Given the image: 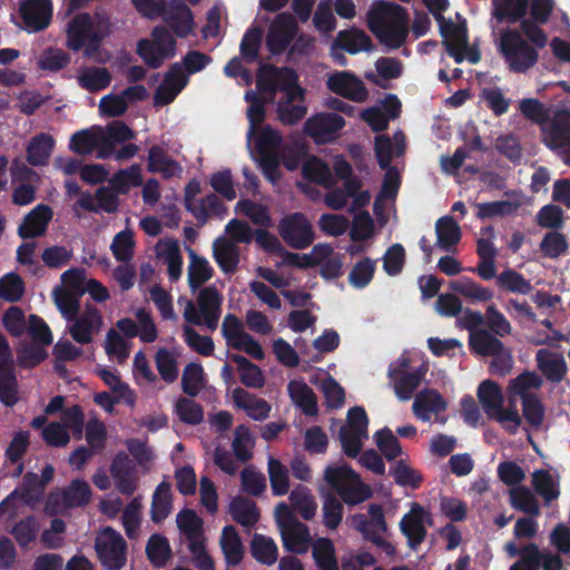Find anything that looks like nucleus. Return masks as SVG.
Here are the masks:
<instances>
[{"instance_id": "nucleus-1", "label": "nucleus", "mask_w": 570, "mask_h": 570, "mask_svg": "<svg viewBox=\"0 0 570 570\" xmlns=\"http://www.w3.org/2000/svg\"><path fill=\"white\" fill-rule=\"evenodd\" d=\"M409 13L402 6L380 0L367 12V27L379 41L390 50L401 48L409 36Z\"/></svg>"}, {"instance_id": "nucleus-2", "label": "nucleus", "mask_w": 570, "mask_h": 570, "mask_svg": "<svg viewBox=\"0 0 570 570\" xmlns=\"http://www.w3.org/2000/svg\"><path fill=\"white\" fill-rule=\"evenodd\" d=\"M324 480L347 505L360 504L373 495L370 485L348 464L328 465L324 471Z\"/></svg>"}, {"instance_id": "nucleus-3", "label": "nucleus", "mask_w": 570, "mask_h": 570, "mask_svg": "<svg viewBox=\"0 0 570 570\" xmlns=\"http://www.w3.org/2000/svg\"><path fill=\"white\" fill-rule=\"evenodd\" d=\"M499 52L510 71L524 73L539 59V53L515 29H503L500 35Z\"/></svg>"}, {"instance_id": "nucleus-4", "label": "nucleus", "mask_w": 570, "mask_h": 570, "mask_svg": "<svg viewBox=\"0 0 570 570\" xmlns=\"http://www.w3.org/2000/svg\"><path fill=\"white\" fill-rule=\"evenodd\" d=\"M276 513L284 549L296 554L307 552L312 541L308 527L301 522L285 503L276 507Z\"/></svg>"}, {"instance_id": "nucleus-5", "label": "nucleus", "mask_w": 570, "mask_h": 570, "mask_svg": "<svg viewBox=\"0 0 570 570\" xmlns=\"http://www.w3.org/2000/svg\"><path fill=\"white\" fill-rule=\"evenodd\" d=\"M299 30L298 22L293 13L283 11L277 13L272 20L265 46L272 56H281L294 41Z\"/></svg>"}, {"instance_id": "nucleus-6", "label": "nucleus", "mask_w": 570, "mask_h": 570, "mask_svg": "<svg viewBox=\"0 0 570 570\" xmlns=\"http://www.w3.org/2000/svg\"><path fill=\"white\" fill-rule=\"evenodd\" d=\"M95 549L102 567L107 570H119L127 561V543L119 532L107 527L96 540Z\"/></svg>"}, {"instance_id": "nucleus-7", "label": "nucleus", "mask_w": 570, "mask_h": 570, "mask_svg": "<svg viewBox=\"0 0 570 570\" xmlns=\"http://www.w3.org/2000/svg\"><path fill=\"white\" fill-rule=\"evenodd\" d=\"M278 233L292 248L305 249L314 240L312 224L303 213H293L279 220Z\"/></svg>"}, {"instance_id": "nucleus-8", "label": "nucleus", "mask_w": 570, "mask_h": 570, "mask_svg": "<svg viewBox=\"0 0 570 570\" xmlns=\"http://www.w3.org/2000/svg\"><path fill=\"white\" fill-rule=\"evenodd\" d=\"M431 524V514L417 502H413L407 513L400 521V530L407 539L411 549H416L426 538L425 523Z\"/></svg>"}, {"instance_id": "nucleus-9", "label": "nucleus", "mask_w": 570, "mask_h": 570, "mask_svg": "<svg viewBox=\"0 0 570 570\" xmlns=\"http://www.w3.org/2000/svg\"><path fill=\"white\" fill-rule=\"evenodd\" d=\"M52 11L51 0H23L19 6L23 28L29 33L47 29L52 19Z\"/></svg>"}, {"instance_id": "nucleus-10", "label": "nucleus", "mask_w": 570, "mask_h": 570, "mask_svg": "<svg viewBox=\"0 0 570 570\" xmlns=\"http://www.w3.org/2000/svg\"><path fill=\"white\" fill-rule=\"evenodd\" d=\"M330 91L352 101L363 102L368 96L364 82L351 71H336L327 78Z\"/></svg>"}, {"instance_id": "nucleus-11", "label": "nucleus", "mask_w": 570, "mask_h": 570, "mask_svg": "<svg viewBox=\"0 0 570 570\" xmlns=\"http://www.w3.org/2000/svg\"><path fill=\"white\" fill-rule=\"evenodd\" d=\"M440 35L443 38L442 45L450 57L456 63H462L465 60L464 49L468 48V28L466 21L455 24L452 20H445L439 24Z\"/></svg>"}, {"instance_id": "nucleus-12", "label": "nucleus", "mask_w": 570, "mask_h": 570, "mask_svg": "<svg viewBox=\"0 0 570 570\" xmlns=\"http://www.w3.org/2000/svg\"><path fill=\"white\" fill-rule=\"evenodd\" d=\"M160 17L178 38H187L193 32V11L180 0H168Z\"/></svg>"}, {"instance_id": "nucleus-13", "label": "nucleus", "mask_w": 570, "mask_h": 570, "mask_svg": "<svg viewBox=\"0 0 570 570\" xmlns=\"http://www.w3.org/2000/svg\"><path fill=\"white\" fill-rule=\"evenodd\" d=\"M543 142L551 150L570 149V111L560 110L554 114L550 125L542 129Z\"/></svg>"}, {"instance_id": "nucleus-14", "label": "nucleus", "mask_w": 570, "mask_h": 570, "mask_svg": "<svg viewBox=\"0 0 570 570\" xmlns=\"http://www.w3.org/2000/svg\"><path fill=\"white\" fill-rule=\"evenodd\" d=\"M367 512L368 517L363 513L354 514L351 518V525L361 532L365 540L372 542L375 537L387 531V523L382 505L372 503L368 505Z\"/></svg>"}, {"instance_id": "nucleus-15", "label": "nucleus", "mask_w": 570, "mask_h": 570, "mask_svg": "<svg viewBox=\"0 0 570 570\" xmlns=\"http://www.w3.org/2000/svg\"><path fill=\"white\" fill-rule=\"evenodd\" d=\"M345 119L335 112H321L309 117L304 124V132L315 140L325 141L343 129Z\"/></svg>"}, {"instance_id": "nucleus-16", "label": "nucleus", "mask_w": 570, "mask_h": 570, "mask_svg": "<svg viewBox=\"0 0 570 570\" xmlns=\"http://www.w3.org/2000/svg\"><path fill=\"white\" fill-rule=\"evenodd\" d=\"M73 320L69 333L79 344L90 343L94 334L98 333L102 326V316L95 306H88L80 316H76Z\"/></svg>"}, {"instance_id": "nucleus-17", "label": "nucleus", "mask_w": 570, "mask_h": 570, "mask_svg": "<svg viewBox=\"0 0 570 570\" xmlns=\"http://www.w3.org/2000/svg\"><path fill=\"white\" fill-rule=\"evenodd\" d=\"M537 367L550 383H560L564 380L568 366L562 354L549 348H541L535 353Z\"/></svg>"}, {"instance_id": "nucleus-18", "label": "nucleus", "mask_w": 570, "mask_h": 570, "mask_svg": "<svg viewBox=\"0 0 570 570\" xmlns=\"http://www.w3.org/2000/svg\"><path fill=\"white\" fill-rule=\"evenodd\" d=\"M52 209L45 204L37 205L23 218L22 224L18 228V235L22 239L35 238L43 235L48 228V224L52 219Z\"/></svg>"}, {"instance_id": "nucleus-19", "label": "nucleus", "mask_w": 570, "mask_h": 570, "mask_svg": "<svg viewBox=\"0 0 570 570\" xmlns=\"http://www.w3.org/2000/svg\"><path fill=\"white\" fill-rule=\"evenodd\" d=\"M92 18L88 12L76 14L67 27V47L72 51L81 50L94 33Z\"/></svg>"}, {"instance_id": "nucleus-20", "label": "nucleus", "mask_w": 570, "mask_h": 570, "mask_svg": "<svg viewBox=\"0 0 570 570\" xmlns=\"http://www.w3.org/2000/svg\"><path fill=\"white\" fill-rule=\"evenodd\" d=\"M446 406L448 404L439 391L424 389L416 394L412 410L417 419L428 422L431 414H439L445 411Z\"/></svg>"}, {"instance_id": "nucleus-21", "label": "nucleus", "mask_w": 570, "mask_h": 570, "mask_svg": "<svg viewBox=\"0 0 570 570\" xmlns=\"http://www.w3.org/2000/svg\"><path fill=\"white\" fill-rule=\"evenodd\" d=\"M147 169L150 173L160 174L164 179L179 176L183 171L179 163L170 158L167 150L159 145H153L149 148Z\"/></svg>"}, {"instance_id": "nucleus-22", "label": "nucleus", "mask_w": 570, "mask_h": 570, "mask_svg": "<svg viewBox=\"0 0 570 570\" xmlns=\"http://www.w3.org/2000/svg\"><path fill=\"white\" fill-rule=\"evenodd\" d=\"M373 42L371 37L363 30L350 28L337 32L333 41V49H342L350 55H356L360 51H371Z\"/></svg>"}, {"instance_id": "nucleus-23", "label": "nucleus", "mask_w": 570, "mask_h": 570, "mask_svg": "<svg viewBox=\"0 0 570 570\" xmlns=\"http://www.w3.org/2000/svg\"><path fill=\"white\" fill-rule=\"evenodd\" d=\"M233 400L237 407L243 409L255 421H263L268 417L272 409L267 401L242 387H236L233 391Z\"/></svg>"}, {"instance_id": "nucleus-24", "label": "nucleus", "mask_w": 570, "mask_h": 570, "mask_svg": "<svg viewBox=\"0 0 570 570\" xmlns=\"http://www.w3.org/2000/svg\"><path fill=\"white\" fill-rule=\"evenodd\" d=\"M213 256L223 273L233 274L236 272L240 254L234 242L223 237L217 238L214 242Z\"/></svg>"}, {"instance_id": "nucleus-25", "label": "nucleus", "mask_w": 570, "mask_h": 570, "mask_svg": "<svg viewBox=\"0 0 570 570\" xmlns=\"http://www.w3.org/2000/svg\"><path fill=\"white\" fill-rule=\"evenodd\" d=\"M530 0H492V19L497 23H515L528 10Z\"/></svg>"}, {"instance_id": "nucleus-26", "label": "nucleus", "mask_w": 570, "mask_h": 570, "mask_svg": "<svg viewBox=\"0 0 570 570\" xmlns=\"http://www.w3.org/2000/svg\"><path fill=\"white\" fill-rule=\"evenodd\" d=\"M220 548L228 566H238L244 558V546L234 525H225L220 537Z\"/></svg>"}, {"instance_id": "nucleus-27", "label": "nucleus", "mask_w": 570, "mask_h": 570, "mask_svg": "<svg viewBox=\"0 0 570 570\" xmlns=\"http://www.w3.org/2000/svg\"><path fill=\"white\" fill-rule=\"evenodd\" d=\"M470 350L481 356H492L498 354L504 347V344L488 330H476L470 332L469 336Z\"/></svg>"}, {"instance_id": "nucleus-28", "label": "nucleus", "mask_w": 570, "mask_h": 570, "mask_svg": "<svg viewBox=\"0 0 570 570\" xmlns=\"http://www.w3.org/2000/svg\"><path fill=\"white\" fill-rule=\"evenodd\" d=\"M189 265H188V285L191 292H196L214 275V269L209 262L196 254L195 250L188 249Z\"/></svg>"}, {"instance_id": "nucleus-29", "label": "nucleus", "mask_w": 570, "mask_h": 570, "mask_svg": "<svg viewBox=\"0 0 570 570\" xmlns=\"http://www.w3.org/2000/svg\"><path fill=\"white\" fill-rule=\"evenodd\" d=\"M229 512L235 522L246 528L254 527L261 515L255 501L245 497L234 498L229 504Z\"/></svg>"}, {"instance_id": "nucleus-30", "label": "nucleus", "mask_w": 570, "mask_h": 570, "mask_svg": "<svg viewBox=\"0 0 570 570\" xmlns=\"http://www.w3.org/2000/svg\"><path fill=\"white\" fill-rule=\"evenodd\" d=\"M111 79V72L105 67H86L78 76V85L89 92H99L110 86Z\"/></svg>"}, {"instance_id": "nucleus-31", "label": "nucleus", "mask_w": 570, "mask_h": 570, "mask_svg": "<svg viewBox=\"0 0 570 570\" xmlns=\"http://www.w3.org/2000/svg\"><path fill=\"white\" fill-rule=\"evenodd\" d=\"M173 508L171 483L168 481L160 482L151 500L150 517L155 523L163 522L170 513Z\"/></svg>"}, {"instance_id": "nucleus-32", "label": "nucleus", "mask_w": 570, "mask_h": 570, "mask_svg": "<svg viewBox=\"0 0 570 570\" xmlns=\"http://www.w3.org/2000/svg\"><path fill=\"white\" fill-rule=\"evenodd\" d=\"M55 140L49 134L36 135L27 147V160L32 166H43L52 153Z\"/></svg>"}, {"instance_id": "nucleus-33", "label": "nucleus", "mask_w": 570, "mask_h": 570, "mask_svg": "<svg viewBox=\"0 0 570 570\" xmlns=\"http://www.w3.org/2000/svg\"><path fill=\"white\" fill-rule=\"evenodd\" d=\"M478 399L488 416L499 411L503 405L504 397L501 386L491 380H484L478 386Z\"/></svg>"}, {"instance_id": "nucleus-34", "label": "nucleus", "mask_w": 570, "mask_h": 570, "mask_svg": "<svg viewBox=\"0 0 570 570\" xmlns=\"http://www.w3.org/2000/svg\"><path fill=\"white\" fill-rule=\"evenodd\" d=\"M229 357L237 364L242 384L252 389H261L264 386L265 377L259 366L240 354H232Z\"/></svg>"}, {"instance_id": "nucleus-35", "label": "nucleus", "mask_w": 570, "mask_h": 570, "mask_svg": "<svg viewBox=\"0 0 570 570\" xmlns=\"http://www.w3.org/2000/svg\"><path fill=\"white\" fill-rule=\"evenodd\" d=\"M438 245L449 252L461 240V228L452 216H443L435 223Z\"/></svg>"}, {"instance_id": "nucleus-36", "label": "nucleus", "mask_w": 570, "mask_h": 570, "mask_svg": "<svg viewBox=\"0 0 570 570\" xmlns=\"http://www.w3.org/2000/svg\"><path fill=\"white\" fill-rule=\"evenodd\" d=\"M109 183L117 194H128L131 187L141 186L144 183L140 165L134 164L125 169H119L112 175Z\"/></svg>"}, {"instance_id": "nucleus-37", "label": "nucleus", "mask_w": 570, "mask_h": 570, "mask_svg": "<svg viewBox=\"0 0 570 570\" xmlns=\"http://www.w3.org/2000/svg\"><path fill=\"white\" fill-rule=\"evenodd\" d=\"M92 497V491L87 481L72 480L62 492V503L67 508H83Z\"/></svg>"}, {"instance_id": "nucleus-38", "label": "nucleus", "mask_w": 570, "mask_h": 570, "mask_svg": "<svg viewBox=\"0 0 570 570\" xmlns=\"http://www.w3.org/2000/svg\"><path fill=\"white\" fill-rule=\"evenodd\" d=\"M449 287L453 292L476 302H489L493 297V292L490 288L481 286L470 277L451 281Z\"/></svg>"}, {"instance_id": "nucleus-39", "label": "nucleus", "mask_w": 570, "mask_h": 570, "mask_svg": "<svg viewBox=\"0 0 570 570\" xmlns=\"http://www.w3.org/2000/svg\"><path fill=\"white\" fill-rule=\"evenodd\" d=\"M449 287L453 292L476 302H489L493 297V292L490 288L481 286L470 277L451 281Z\"/></svg>"}, {"instance_id": "nucleus-40", "label": "nucleus", "mask_w": 570, "mask_h": 570, "mask_svg": "<svg viewBox=\"0 0 570 570\" xmlns=\"http://www.w3.org/2000/svg\"><path fill=\"white\" fill-rule=\"evenodd\" d=\"M252 557L262 564H274L277 561L278 549L269 537L255 533L250 541Z\"/></svg>"}, {"instance_id": "nucleus-41", "label": "nucleus", "mask_w": 570, "mask_h": 570, "mask_svg": "<svg viewBox=\"0 0 570 570\" xmlns=\"http://www.w3.org/2000/svg\"><path fill=\"white\" fill-rule=\"evenodd\" d=\"M399 376L394 379V392L400 401H409L413 393L420 386L424 372L415 370L412 372H397Z\"/></svg>"}, {"instance_id": "nucleus-42", "label": "nucleus", "mask_w": 570, "mask_h": 570, "mask_svg": "<svg viewBox=\"0 0 570 570\" xmlns=\"http://www.w3.org/2000/svg\"><path fill=\"white\" fill-rule=\"evenodd\" d=\"M497 284L507 292L521 295H528L533 289L531 282L512 268L501 272L497 276Z\"/></svg>"}, {"instance_id": "nucleus-43", "label": "nucleus", "mask_w": 570, "mask_h": 570, "mask_svg": "<svg viewBox=\"0 0 570 570\" xmlns=\"http://www.w3.org/2000/svg\"><path fill=\"white\" fill-rule=\"evenodd\" d=\"M532 487L542 497L547 505L560 495L559 484L553 480L550 472L543 469L533 472Z\"/></svg>"}, {"instance_id": "nucleus-44", "label": "nucleus", "mask_w": 570, "mask_h": 570, "mask_svg": "<svg viewBox=\"0 0 570 570\" xmlns=\"http://www.w3.org/2000/svg\"><path fill=\"white\" fill-rule=\"evenodd\" d=\"M511 505L530 517L540 515V505L534 494L527 487H515L510 490Z\"/></svg>"}, {"instance_id": "nucleus-45", "label": "nucleus", "mask_w": 570, "mask_h": 570, "mask_svg": "<svg viewBox=\"0 0 570 570\" xmlns=\"http://www.w3.org/2000/svg\"><path fill=\"white\" fill-rule=\"evenodd\" d=\"M302 176L304 179L328 187L332 184L331 169L325 161L317 157H312L302 166Z\"/></svg>"}, {"instance_id": "nucleus-46", "label": "nucleus", "mask_w": 570, "mask_h": 570, "mask_svg": "<svg viewBox=\"0 0 570 570\" xmlns=\"http://www.w3.org/2000/svg\"><path fill=\"white\" fill-rule=\"evenodd\" d=\"M291 382L288 385L291 396L295 401V403L302 409L304 414L314 416L318 413L317 399L312 390L306 383H301L296 385Z\"/></svg>"}, {"instance_id": "nucleus-47", "label": "nucleus", "mask_w": 570, "mask_h": 570, "mask_svg": "<svg viewBox=\"0 0 570 570\" xmlns=\"http://www.w3.org/2000/svg\"><path fill=\"white\" fill-rule=\"evenodd\" d=\"M312 553L320 570H338L334 544L330 539H317Z\"/></svg>"}, {"instance_id": "nucleus-48", "label": "nucleus", "mask_w": 570, "mask_h": 570, "mask_svg": "<svg viewBox=\"0 0 570 570\" xmlns=\"http://www.w3.org/2000/svg\"><path fill=\"white\" fill-rule=\"evenodd\" d=\"M39 530L38 519L35 515H28L17 522L10 533L21 548H28L37 539Z\"/></svg>"}, {"instance_id": "nucleus-49", "label": "nucleus", "mask_w": 570, "mask_h": 570, "mask_svg": "<svg viewBox=\"0 0 570 570\" xmlns=\"http://www.w3.org/2000/svg\"><path fill=\"white\" fill-rule=\"evenodd\" d=\"M146 554L156 567H163L171 557L169 541L161 534H153L146 544Z\"/></svg>"}, {"instance_id": "nucleus-50", "label": "nucleus", "mask_w": 570, "mask_h": 570, "mask_svg": "<svg viewBox=\"0 0 570 570\" xmlns=\"http://www.w3.org/2000/svg\"><path fill=\"white\" fill-rule=\"evenodd\" d=\"M293 509L304 519L312 520L315 517L317 503L307 488L295 489L289 494Z\"/></svg>"}, {"instance_id": "nucleus-51", "label": "nucleus", "mask_w": 570, "mask_h": 570, "mask_svg": "<svg viewBox=\"0 0 570 570\" xmlns=\"http://www.w3.org/2000/svg\"><path fill=\"white\" fill-rule=\"evenodd\" d=\"M204 381V368L202 364L190 362L188 363L181 376V389L185 394L195 397L202 390Z\"/></svg>"}, {"instance_id": "nucleus-52", "label": "nucleus", "mask_w": 570, "mask_h": 570, "mask_svg": "<svg viewBox=\"0 0 570 570\" xmlns=\"http://www.w3.org/2000/svg\"><path fill=\"white\" fill-rule=\"evenodd\" d=\"M24 294V282L21 276L11 272L0 277V298L9 303L19 302Z\"/></svg>"}, {"instance_id": "nucleus-53", "label": "nucleus", "mask_w": 570, "mask_h": 570, "mask_svg": "<svg viewBox=\"0 0 570 570\" xmlns=\"http://www.w3.org/2000/svg\"><path fill=\"white\" fill-rule=\"evenodd\" d=\"M268 474L271 488L274 495H285L289 490V478L287 468L277 459L268 461Z\"/></svg>"}, {"instance_id": "nucleus-54", "label": "nucleus", "mask_w": 570, "mask_h": 570, "mask_svg": "<svg viewBox=\"0 0 570 570\" xmlns=\"http://www.w3.org/2000/svg\"><path fill=\"white\" fill-rule=\"evenodd\" d=\"M19 401L18 381L12 368L0 370V402L13 407Z\"/></svg>"}, {"instance_id": "nucleus-55", "label": "nucleus", "mask_w": 570, "mask_h": 570, "mask_svg": "<svg viewBox=\"0 0 570 570\" xmlns=\"http://www.w3.org/2000/svg\"><path fill=\"white\" fill-rule=\"evenodd\" d=\"M376 266L370 257L358 261L348 274V282L355 288L366 287L374 277Z\"/></svg>"}, {"instance_id": "nucleus-56", "label": "nucleus", "mask_w": 570, "mask_h": 570, "mask_svg": "<svg viewBox=\"0 0 570 570\" xmlns=\"http://www.w3.org/2000/svg\"><path fill=\"white\" fill-rule=\"evenodd\" d=\"M134 234L130 229H124L117 233L112 239L110 249L116 261L126 263L134 256Z\"/></svg>"}, {"instance_id": "nucleus-57", "label": "nucleus", "mask_w": 570, "mask_h": 570, "mask_svg": "<svg viewBox=\"0 0 570 570\" xmlns=\"http://www.w3.org/2000/svg\"><path fill=\"white\" fill-rule=\"evenodd\" d=\"M323 523L326 528L335 530L342 522L344 508L340 499L332 493L323 497Z\"/></svg>"}, {"instance_id": "nucleus-58", "label": "nucleus", "mask_w": 570, "mask_h": 570, "mask_svg": "<svg viewBox=\"0 0 570 570\" xmlns=\"http://www.w3.org/2000/svg\"><path fill=\"white\" fill-rule=\"evenodd\" d=\"M367 438L368 433L348 430L346 426H342L338 432L342 450L346 456L352 459H355L361 453L363 440Z\"/></svg>"}, {"instance_id": "nucleus-59", "label": "nucleus", "mask_w": 570, "mask_h": 570, "mask_svg": "<svg viewBox=\"0 0 570 570\" xmlns=\"http://www.w3.org/2000/svg\"><path fill=\"white\" fill-rule=\"evenodd\" d=\"M200 191V183L197 179H191L185 186L184 206L186 210L197 219L198 223L204 225L207 223V213L205 212L204 206H198V202L195 199Z\"/></svg>"}, {"instance_id": "nucleus-60", "label": "nucleus", "mask_w": 570, "mask_h": 570, "mask_svg": "<svg viewBox=\"0 0 570 570\" xmlns=\"http://www.w3.org/2000/svg\"><path fill=\"white\" fill-rule=\"evenodd\" d=\"M542 379L535 372L524 371L510 381L509 390L523 399L524 396L534 395L529 390H538L542 386Z\"/></svg>"}, {"instance_id": "nucleus-61", "label": "nucleus", "mask_w": 570, "mask_h": 570, "mask_svg": "<svg viewBox=\"0 0 570 570\" xmlns=\"http://www.w3.org/2000/svg\"><path fill=\"white\" fill-rule=\"evenodd\" d=\"M394 482L401 487H410L414 490L421 487L422 475L413 470L404 460L396 461L390 471Z\"/></svg>"}, {"instance_id": "nucleus-62", "label": "nucleus", "mask_w": 570, "mask_h": 570, "mask_svg": "<svg viewBox=\"0 0 570 570\" xmlns=\"http://www.w3.org/2000/svg\"><path fill=\"white\" fill-rule=\"evenodd\" d=\"M374 438L379 450L387 461L395 460L401 455V443L389 428L379 430Z\"/></svg>"}, {"instance_id": "nucleus-63", "label": "nucleus", "mask_w": 570, "mask_h": 570, "mask_svg": "<svg viewBox=\"0 0 570 570\" xmlns=\"http://www.w3.org/2000/svg\"><path fill=\"white\" fill-rule=\"evenodd\" d=\"M183 336L185 343L195 352L203 356H212L215 350V344L212 337L200 335L191 326L185 325L183 328Z\"/></svg>"}, {"instance_id": "nucleus-64", "label": "nucleus", "mask_w": 570, "mask_h": 570, "mask_svg": "<svg viewBox=\"0 0 570 570\" xmlns=\"http://www.w3.org/2000/svg\"><path fill=\"white\" fill-rule=\"evenodd\" d=\"M157 371L160 377L167 382L173 383L178 377V365L173 354L165 347L157 351L155 355Z\"/></svg>"}]
</instances>
